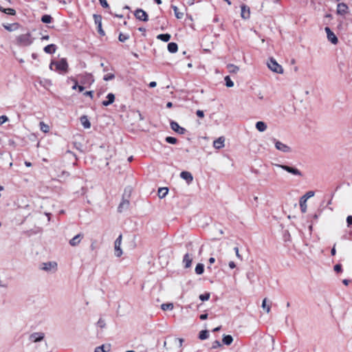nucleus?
I'll return each mask as SVG.
<instances>
[{
	"label": "nucleus",
	"instance_id": "f257e3e1",
	"mask_svg": "<svg viewBox=\"0 0 352 352\" xmlns=\"http://www.w3.org/2000/svg\"><path fill=\"white\" fill-rule=\"evenodd\" d=\"M184 342L183 338H174L170 342V346L167 348L169 352H181Z\"/></svg>",
	"mask_w": 352,
	"mask_h": 352
},
{
	"label": "nucleus",
	"instance_id": "f03ea898",
	"mask_svg": "<svg viewBox=\"0 0 352 352\" xmlns=\"http://www.w3.org/2000/svg\"><path fill=\"white\" fill-rule=\"evenodd\" d=\"M39 268L47 272L54 273L57 271L58 264L56 261L42 263Z\"/></svg>",
	"mask_w": 352,
	"mask_h": 352
},
{
	"label": "nucleus",
	"instance_id": "7ed1b4c3",
	"mask_svg": "<svg viewBox=\"0 0 352 352\" xmlns=\"http://www.w3.org/2000/svg\"><path fill=\"white\" fill-rule=\"evenodd\" d=\"M53 65H56V69L60 72H67L68 69V64L65 58H62L59 61H52L50 65V69H53Z\"/></svg>",
	"mask_w": 352,
	"mask_h": 352
},
{
	"label": "nucleus",
	"instance_id": "20e7f679",
	"mask_svg": "<svg viewBox=\"0 0 352 352\" xmlns=\"http://www.w3.org/2000/svg\"><path fill=\"white\" fill-rule=\"evenodd\" d=\"M34 38L30 33L21 34L17 37V43L22 46H28L32 43Z\"/></svg>",
	"mask_w": 352,
	"mask_h": 352
},
{
	"label": "nucleus",
	"instance_id": "39448f33",
	"mask_svg": "<svg viewBox=\"0 0 352 352\" xmlns=\"http://www.w3.org/2000/svg\"><path fill=\"white\" fill-rule=\"evenodd\" d=\"M268 68L273 72L277 73V74H283V67L279 65L275 59L273 58H271L267 63Z\"/></svg>",
	"mask_w": 352,
	"mask_h": 352
},
{
	"label": "nucleus",
	"instance_id": "423d86ee",
	"mask_svg": "<svg viewBox=\"0 0 352 352\" xmlns=\"http://www.w3.org/2000/svg\"><path fill=\"white\" fill-rule=\"evenodd\" d=\"M78 76L80 78V84L84 85L85 86H90L95 81L93 75L90 73L85 72L84 74L78 75Z\"/></svg>",
	"mask_w": 352,
	"mask_h": 352
},
{
	"label": "nucleus",
	"instance_id": "0eeeda50",
	"mask_svg": "<svg viewBox=\"0 0 352 352\" xmlns=\"http://www.w3.org/2000/svg\"><path fill=\"white\" fill-rule=\"evenodd\" d=\"M122 241V235L120 234L114 241V255L120 258L123 254V251L121 248Z\"/></svg>",
	"mask_w": 352,
	"mask_h": 352
},
{
	"label": "nucleus",
	"instance_id": "6e6552de",
	"mask_svg": "<svg viewBox=\"0 0 352 352\" xmlns=\"http://www.w3.org/2000/svg\"><path fill=\"white\" fill-rule=\"evenodd\" d=\"M272 165L276 167L280 168L283 169L284 170H286L287 172H288L292 175L301 176L300 171L296 168L288 166L286 165L278 164H272Z\"/></svg>",
	"mask_w": 352,
	"mask_h": 352
},
{
	"label": "nucleus",
	"instance_id": "1a4fd4ad",
	"mask_svg": "<svg viewBox=\"0 0 352 352\" xmlns=\"http://www.w3.org/2000/svg\"><path fill=\"white\" fill-rule=\"evenodd\" d=\"M324 30L327 33L328 40L334 45L337 44L338 42V38L331 29L329 27H326Z\"/></svg>",
	"mask_w": 352,
	"mask_h": 352
},
{
	"label": "nucleus",
	"instance_id": "9d476101",
	"mask_svg": "<svg viewBox=\"0 0 352 352\" xmlns=\"http://www.w3.org/2000/svg\"><path fill=\"white\" fill-rule=\"evenodd\" d=\"M275 147L277 150L280 151L283 153H289L291 152V148L287 144L278 141H275Z\"/></svg>",
	"mask_w": 352,
	"mask_h": 352
},
{
	"label": "nucleus",
	"instance_id": "9b49d317",
	"mask_svg": "<svg viewBox=\"0 0 352 352\" xmlns=\"http://www.w3.org/2000/svg\"><path fill=\"white\" fill-rule=\"evenodd\" d=\"M241 16L245 20L250 17V9L245 4L241 6Z\"/></svg>",
	"mask_w": 352,
	"mask_h": 352
},
{
	"label": "nucleus",
	"instance_id": "f8f14e48",
	"mask_svg": "<svg viewBox=\"0 0 352 352\" xmlns=\"http://www.w3.org/2000/svg\"><path fill=\"white\" fill-rule=\"evenodd\" d=\"M135 16L138 20L143 21H148V15L146 12L142 9H138L135 10Z\"/></svg>",
	"mask_w": 352,
	"mask_h": 352
},
{
	"label": "nucleus",
	"instance_id": "ddd939ff",
	"mask_svg": "<svg viewBox=\"0 0 352 352\" xmlns=\"http://www.w3.org/2000/svg\"><path fill=\"white\" fill-rule=\"evenodd\" d=\"M171 129L179 134H184L186 132V129L180 126L177 122L172 121L170 122Z\"/></svg>",
	"mask_w": 352,
	"mask_h": 352
},
{
	"label": "nucleus",
	"instance_id": "4468645a",
	"mask_svg": "<svg viewBox=\"0 0 352 352\" xmlns=\"http://www.w3.org/2000/svg\"><path fill=\"white\" fill-rule=\"evenodd\" d=\"M83 238L82 234H78L70 239L69 243L71 246L75 247L80 244L82 239Z\"/></svg>",
	"mask_w": 352,
	"mask_h": 352
},
{
	"label": "nucleus",
	"instance_id": "2eb2a0df",
	"mask_svg": "<svg viewBox=\"0 0 352 352\" xmlns=\"http://www.w3.org/2000/svg\"><path fill=\"white\" fill-rule=\"evenodd\" d=\"M180 177L185 180L188 184H190L193 180L192 175L188 171H182L180 173Z\"/></svg>",
	"mask_w": 352,
	"mask_h": 352
},
{
	"label": "nucleus",
	"instance_id": "dca6fc26",
	"mask_svg": "<svg viewBox=\"0 0 352 352\" xmlns=\"http://www.w3.org/2000/svg\"><path fill=\"white\" fill-rule=\"evenodd\" d=\"M44 338V334L41 332L38 333H34L30 335V339L31 341L34 342H40Z\"/></svg>",
	"mask_w": 352,
	"mask_h": 352
},
{
	"label": "nucleus",
	"instance_id": "f3484780",
	"mask_svg": "<svg viewBox=\"0 0 352 352\" xmlns=\"http://www.w3.org/2000/svg\"><path fill=\"white\" fill-rule=\"evenodd\" d=\"M192 261V256L188 253L186 254L183 258V263L186 268H188L191 266Z\"/></svg>",
	"mask_w": 352,
	"mask_h": 352
},
{
	"label": "nucleus",
	"instance_id": "a211bd4d",
	"mask_svg": "<svg viewBox=\"0 0 352 352\" xmlns=\"http://www.w3.org/2000/svg\"><path fill=\"white\" fill-rule=\"evenodd\" d=\"M225 138L223 137H219L213 142V146L217 149H220L224 147Z\"/></svg>",
	"mask_w": 352,
	"mask_h": 352
},
{
	"label": "nucleus",
	"instance_id": "6ab92c4d",
	"mask_svg": "<svg viewBox=\"0 0 352 352\" xmlns=\"http://www.w3.org/2000/svg\"><path fill=\"white\" fill-rule=\"evenodd\" d=\"M348 12V6L344 3H338L337 6V12L339 14H345Z\"/></svg>",
	"mask_w": 352,
	"mask_h": 352
},
{
	"label": "nucleus",
	"instance_id": "aec40b11",
	"mask_svg": "<svg viewBox=\"0 0 352 352\" xmlns=\"http://www.w3.org/2000/svg\"><path fill=\"white\" fill-rule=\"evenodd\" d=\"M111 350V344H102L101 346H97L94 349V352H109Z\"/></svg>",
	"mask_w": 352,
	"mask_h": 352
},
{
	"label": "nucleus",
	"instance_id": "412c9836",
	"mask_svg": "<svg viewBox=\"0 0 352 352\" xmlns=\"http://www.w3.org/2000/svg\"><path fill=\"white\" fill-rule=\"evenodd\" d=\"M255 127L259 132H264L267 129V124L263 121L256 122Z\"/></svg>",
	"mask_w": 352,
	"mask_h": 352
},
{
	"label": "nucleus",
	"instance_id": "4be33fe9",
	"mask_svg": "<svg viewBox=\"0 0 352 352\" xmlns=\"http://www.w3.org/2000/svg\"><path fill=\"white\" fill-rule=\"evenodd\" d=\"M107 100H104L102 102V105L105 107L109 106V104H112L114 102L115 96L113 94L110 93L107 96Z\"/></svg>",
	"mask_w": 352,
	"mask_h": 352
},
{
	"label": "nucleus",
	"instance_id": "5701e85b",
	"mask_svg": "<svg viewBox=\"0 0 352 352\" xmlns=\"http://www.w3.org/2000/svg\"><path fill=\"white\" fill-rule=\"evenodd\" d=\"M56 50V47L54 44H50L44 47V52L47 54H54Z\"/></svg>",
	"mask_w": 352,
	"mask_h": 352
},
{
	"label": "nucleus",
	"instance_id": "b1692460",
	"mask_svg": "<svg viewBox=\"0 0 352 352\" xmlns=\"http://www.w3.org/2000/svg\"><path fill=\"white\" fill-rule=\"evenodd\" d=\"M80 122H81L82 125L85 129H89L91 127V123L89 121V120H88V118H87V117L86 116H82L80 118Z\"/></svg>",
	"mask_w": 352,
	"mask_h": 352
},
{
	"label": "nucleus",
	"instance_id": "393cba45",
	"mask_svg": "<svg viewBox=\"0 0 352 352\" xmlns=\"http://www.w3.org/2000/svg\"><path fill=\"white\" fill-rule=\"evenodd\" d=\"M129 206V201L126 199H123L118 206V211L122 212L123 210L126 209Z\"/></svg>",
	"mask_w": 352,
	"mask_h": 352
},
{
	"label": "nucleus",
	"instance_id": "a878e982",
	"mask_svg": "<svg viewBox=\"0 0 352 352\" xmlns=\"http://www.w3.org/2000/svg\"><path fill=\"white\" fill-rule=\"evenodd\" d=\"M177 49H178V47H177V43H169L168 44V50L170 53L176 52L177 51Z\"/></svg>",
	"mask_w": 352,
	"mask_h": 352
},
{
	"label": "nucleus",
	"instance_id": "bb28decb",
	"mask_svg": "<svg viewBox=\"0 0 352 352\" xmlns=\"http://www.w3.org/2000/svg\"><path fill=\"white\" fill-rule=\"evenodd\" d=\"M307 200H306L305 198L303 199L301 197L300 199V206L301 211L303 213L306 212V211H307Z\"/></svg>",
	"mask_w": 352,
	"mask_h": 352
},
{
	"label": "nucleus",
	"instance_id": "cd10ccee",
	"mask_svg": "<svg viewBox=\"0 0 352 352\" xmlns=\"http://www.w3.org/2000/svg\"><path fill=\"white\" fill-rule=\"evenodd\" d=\"M228 71L230 73L236 74L239 71V67L236 65H234L233 64H229L227 66Z\"/></svg>",
	"mask_w": 352,
	"mask_h": 352
},
{
	"label": "nucleus",
	"instance_id": "c85d7f7f",
	"mask_svg": "<svg viewBox=\"0 0 352 352\" xmlns=\"http://www.w3.org/2000/svg\"><path fill=\"white\" fill-rule=\"evenodd\" d=\"M157 38L164 42H168L170 38V35L169 34H159Z\"/></svg>",
	"mask_w": 352,
	"mask_h": 352
},
{
	"label": "nucleus",
	"instance_id": "c756f323",
	"mask_svg": "<svg viewBox=\"0 0 352 352\" xmlns=\"http://www.w3.org/2000/svg\"><path fill=\"white\" fill-rule=\"evenodd\" d=\"M168 190L167 188H160L158 190V196L160 198H164L168 193Z\"/></svg>",
	"mask_w": 352,
	"mask_h": 352
},
{
	"label": "nucleus",
	"instance_id": "7c9ffc66",
	"mask_svg": "<svg viewBox=\"0 0 352 352\" xmlns=\"http://www.w3.org/2000/svg\"><path fill=\"white\" fill-rule=\"evenodd\" d=\"M233 341V338L231 336L227 335L224 336L223 338V342L226 345H230Z\"/></svg>",
	"mask_w": 352,
	"mask_h": 352
},
{
	"label": "nucleus",
	"instance_id": "2f4dec72",
	"mask_svg": "<svg viewBox=\"0 0 352 352\" xmlns=\"http://www.w3.org/2000/svg\"><path fill=\"white\" fill-rule=\"evenodd\" d=\"M39 126H40V129L44 132V133H48L49 131H50V126L48 124H45V122H41L39 123Z\"/></svg>",
	"mask_w": 352,
	"mask_h": 352
},
{
	"label": "nucleus",
	"instance_id": "473e14b6",
	"mask_svg": "<svg viewBox=\"0 0 352 352\" xmlns=\"http://www.w3.org/2000/svg\"><path fill=\"white\" fill-rule=\"evenodd\" d=\"M209 333L207 330H202L199 332V338L200 340H206L208 338Z\"/></svg>",
	"mask_w": 352,
	"mask_h": 352
},
{
	"label": "nucleus",
	"instance_id": "72a5a7b5",
	"mask_svg": "<svg viewBox=\"0 0 352 352\" xmlns=\"http://www.w3.org/2000/svg\"><path fill=\"white\" fill-rule=\"evenodd\" d=\"M204 266L203 264L201 263H199L197 265L196 267H195V272L197 274H202L204 273Z\"/></svg>",
	"mask_w": 352,
	"mask_h": 352
},
{
	"label": "nucleus",
	"instance_id": "f704fd0d",
	"mask_svg": "<svg viewBox=\"0 0 352 352\" xmlns=\"http://www.w3.org/2000/svg\"><path fill=\"white\" fill-rule=\"evenodd\" d=\"M173 307V303H164L161 305V308L163 311L172 310Z\"/></svg>",
	"mask_w": 352,
	"mask_h": 352
},
{
	"label": "nucleus",
	"instance_id": "c9c22d12",
	"mask_svg": "<svg viewBox=\"0 0 352 352\" xmlns=\"http://www.w3.org/2000/svg\"><path fill=\"white\" fill-rule=\"evenodd\" d=\"M52 18L50 15L45 14L42 16L41 21L44 23H50L52 22Z\"/></svg>",
	"mask_w": 352,
	"mask_h": 352
},
{
	"label": "nucleus",
	"instance_id": "e433bc0d",
	"mask_svg": "<svg viewBox=\"0 0 352 352\" xmlns=\"http://www.w3.org/2000/svg\"><path fill=\"white\" fill-rule=\"evenodd\" d=\"M266 302H267V299L264 298L262 302V307L263 309L265 310V311L267 313H270L271 307H270V305H267L266 304Z\"/></svg>",
	"mask_w": 352,
	"mask_h": 352
},
{
	"label": "nucleus",
	"instance_id": "4c0bfd02",
	"mask_svg": "<svg viewBox=\"0 0 352 352\" xmlns=\"http://www.w3.org/2000/svg\"><path fill=\"white\" fill-rule=\"evenodd\" d=\"M173 9L174 10V12H175V16L177 18V19H182L184 16V14L182 12H179L178 11V8H177V6H173Z\"/></svg>",
	"mask_w": 352,
	"mask_h": 352
},
{
	"label": "nucleus",
	"instance_id": "58836bf2",
	"mask_svg": "<svg viewBox=\"0 0 352 352\" xmlns=\"http://www.w3.org/2000/svg\"><path fill=\"white\" fill-rule=\"evenodd\" d=\"M226 81V85L228 87H232L234 86V82L231 80L230 78L227 76L224 78Z\"/></svg>",
	"mask_w": 352,
	"mask_h": 352
},
{
	"label": "nucleus",
	"instance_id": "ea45409f",
	"mask_svg": "<svg viewBox=\"0 0 352 352\" xmlns=\"http://www.w3.org/2000/svg\"><path fill=\"white\" fill-rule=\"evenodd\" d=\"M95 23L98 25L102 24V16L98 14H94Z\"/></svg>",
	"mask_w": 352,
	"mask_h": 352
},
{
	"label": "nucleus",
	"instance_id": "a19ab883",
	"mask_svg": "<svg viewBox=\"0 0 352 352\" xmlns=\"http://www.w3.org/2000/svg\"><path fill=\"white\" fill-rule=\"evenodd\" d=\"M97 326L100 329H104L106 327V322L104 319H99L97 322Z\"/></svg>",
	"mask_w": 352,
	"mask_h": 352
},
{
	"label": "nucleus",
	"instance_id": "79ce46f5",
	"mask_svg": "<svg viewBox=\"0 0 352 352\" xmlns=\"http://www.w3.org/2000/svg\"><path fill=\"white\" fill-rule=\"evenodd\" d=\"M69 79L74 83L72 89H76L77 87H78V81L77 80V79H76L75 78H73V77H71Z\"/></svg>",
	"mask_w": 352,
	"mask_h": 352
},
{
	"label": "nucleus",
	"instance_id": "37998d69",
	"mask_svg": "<svg viewBox=\"0 0 352 352\" xmlns=\"http://www.w3.org/2000/svg\"><path fill=\"white\" fill-rule=\"evenodd\" d=\"M314 196V191H308L305 195L302 197V198L307 200L308 199Z\"/></svg>",
	"mask_w": 352,
	"mask_h": 352
},
{
	"label": "nucleus",
	"instance_id": "c03bdc74",
	"mask_svg": "<svg viewBox=\"0 0 352 352\" xmlns=\"http://www.w3.org/2000/svg\"><path fill=\"white\" fill-rule=\"evenodd\" d=\"M115 78V75L113 74H108L107 75H104L103 77L104 80L108 81L113 80Z\"/></svg>",
	"mask_w": 352,
	"mask_h": 352
},
{
	"label": "nucleus",
	"instance_id": "a18cd8bd",
	"mask_svg": "<svg viewBox=\"0 0 352 352\" xmlns=\"http://www.w3.org/2000/svg\"><path fill=\"white\" fill-rule=\"evenodd\" d=\"M199 298L202 301L208 300L210 298V294L209 293H206V294H201L199 296Z\"/></svg>",
	"mask_w": 352,
	"mask_h": 352
},
{
	"label": "nucleus",
	"instance_id": "49530a36",
	"mask_svg": "<svg viewBox=\"0 0 352 352\" xmlns=\"http://www.w3.org/2000/svg\"><path fill=\"white\" fill-rule=\"evenodd\" d=\"M128 38H129V36L126 35V34H124L120 33V35H119V41L120 42H124Z\"/></svg>",
	"mask_w": 352,
	"mask_h": 352
},
{
	"label": "nucleus",
	"instance_id": "de8ad7c7",
	"mask_svg": "<svg viewBox=\"0 0 352 352\" xmlns=\"http://www.w3.org/2000/svg\"><path fill=\"white\" fill-rule=\"evenodd\" d=\"M166 141L170 144H175L177 142V139L173 137H167L166 138Z\"/></svg>",
	"mask_w": 352,
	"mask_h": 352
},
{
	"label": "nucleus",
	"instance_id": "09e8293b",
	"mask_svg": "<svg viewBox=\"0 0 352 352\" xmlns=\"http://www.w3.org/2000/svg\"><path fill=\"white\" fill-rule=\"evenodd\" d=\"M8 120V118L6 116H0V125L3 124Z\"/></svg>",
	"mask_w": 352,
	"mask_h": 352
},
{
	"label": "nucleus",
	"instance_id": "8fccbe9b",
	"mask_svg": "<svg viewBox=\"0 0 352 352\" xmlns=\"http://www.w3.org/2000/svg\"><path fill=\"white\" fill-rule=\"evenodd\" d=\"M220 346H221V344L220 343L219 341L215 340L214 342H213L212 346V349H216V348H218Z\"/></svg>",
	"mask_w": 352,
	"mask_h": 352
},
{
	"label": "nucleus",
	"instance_id": "3c124183",
	"mask_svg": "<svg viewBox=\"0 0 352 352\" xmlns=\"http://www.w3.org/2000/svg\"><path fill=\"white\" fill-rule=\"evenodd\" d=\"M234 252H235V253H236V256L239 259L242 260V256H241V255L239 254V248H238L237 247H235V248H234Z\"/></svg>",
	"mask_w": 352,
	"mask_h": 352
},
{
	"label": "nucleus",
	"instance_id": "603ef678",
	"mask_svg": "<svg viewBox=\"0 0 352 352\" xmlns=\"http://www.w3.org/2000/svg\"><path fill=\"white\" fill-rule=\"evenodd\" d=\"M100 1V3L101 4V6L103 7V8H108L109 7V4L107 1V0H98Z\"/></svg>",
	"mask_w": 352,
	"mask_h": 352
},
{
	"label": "nucleus",
	"instance_id": "864d4df0",
	"mask_svg": "<svg viewBox=\"0 0 352 352\" xmlns=\"http://www.w3.org/2000/svg\"><path fill=\"white\" fill-rule=\"evenodd\" d=\"M4 12L6 13H8V14H12V15L15 14V10L12 9V8L6 9V10H4Z\"/></svg>",
	"mask_w": 352,
	"mask_h": 352
},
{
	"label": "nucleus",
	"instance_id": "5fc2aeb1",
	"mask_svg": "<svg viewBox=\"0 0 352 352\" xmlns=\"http://www.w3.org/2000/svg\"><path fill=\"white\" fill-rule=\"evenodd\" d=\"M196 114H197V116L198 117H199V118H204V111H201V110H197V111H196Z\"/></svg>",
	"mask_w": 352,
	"mask_h": 352
},
{
	"label": "nucleus",
	"instance_id": "6e6d98bb",
	"mask_svg": "<svg viewBox=\"0 0 352 352\" xmlns=\"http://www.w3.org/2000/svg\"><path fill=\"white\" fill-rule=\"evenodd\" d=\"M346 223H347L348 227H349L352 224V216L347 217Z\"/></svg>",
	"mask_w": 352,
	"mask_h": 352
},
{
	"label": "nucleus",
	"instance_id": "4d7b16f0",
	"mask_svg": "<svg viewBox=\"0 0 352 352\" xmlns=\"http://www.w3.org/2000/svg\"><path fill=\"white\" fill-rule=\"evenodd\" d=\"M334 270H335L336 272H341V270H342V266H341V265H339V264L336 265L334 266Z\"/></svg>",
	"mask_w": 352,
	"mask_h": 352
},
{
	"label": "nucleus",
	"instance_id": "13d9d810",
	"mask_svg": "<svg viewBox=\"0 0 352 352\" xmlns=\"http://www.w3.org/2000/svg\"><path fill=\"white\" fill-rule=\"evenodd\" d=\"M98 31L100 35H104V32L102 29V24L98 25Z\"/></svg>",
	"mask_w": 352,
	"mask_h": 352
},
{
	"label": "nucleus",
	"instance_id": "bf43d9fd",
	"mask_svg": "<svg viewBox=\"0 0 352 352\" xmlns=\"http://www.w3.org/2000/svg\"><path fill=\"white\" fill-rule=\"evenodd\" d=\"M94 92L92 91H88L84 93V95L87 96H89L90 98H93Z\"/></svg>",
	"mask_w": 352,
	"mask_h": 352
},
{
	"label": "nucleus",
	"instance_id": "052dcab7",
	"mask_svg": "<svg viewBox=\"0 0 352 352\" xmlns=\"http://www.w3.org/2000/svg\"><path fill=\"white\" fill-rule=\"evenodd\" d=\"M85 88V87L84 86V85H82V84L81 85H78V87H77V89H78V91L80 92L84 91Z\"/></svg>",
	"mask_w": 352,
	"mask_h": 352
},
{
	"label": "nucleus",
	"instance_id": "680f3d73",
	"mask_svg": "<svg viewBox=\"0 0 352 352\" xmlns=\"http://www.w3.org/2000/svg\"><path fill=\"white\" fill-rule=\"evenodd\" d=\"M229 267L231 269H234L236 267V265L234 261H230L229 262Z\"/></svg>",
	"mask_w": 352,
	"mask_h": 352
},
{
	"label": "nucleus",
	"instance_id": "e2e57ef3",
	"mask_svg": "<svg viewBox=\"0 0 352 352\" xmlns=\"http://www.w3.org/2000/svg\"><path fill=\"white\" fill-rule=\"evenodd\" d=\"M207 318H208V314H201L200 316V319L201 320H206V319H207Z\"/></svg>",
	"mask_w": 352,
	"mask_h": 352
},
{
	"label": "nucleus",
	"instance_id": "0e129e2a",
	"mask_svg": "<svg viewBox=\"0 0 352 352\" xmlns=\"http://www.w3.org/2000/svg\"><path fill=\"white\" fill-rule=\"evenodd\" d=\"M156 85H157V83L155 81L151 82L149 83V87L151 88L156 87Z\"/></svg>",
	"mask_w": 352,
	"mask_h": 352
},
{
	"label": "nucleus",
	"instance_id": "69168bd1",
	"mask_svg": "<svg viewBox=\"0 0 352 352\" xmlns=\"http://www.w3.org/2000/svg\"><path fill=\"white\" fill-rule=\"evenodd\" d=\"M331 255L332 256H334L336 253V248H335V245L333 247V248L331 249Z\"/></svg>",
	"mask_w": 352,
	"mask_h": 352
},
{
	"label": "nucleus",
	"instance_id": "338daca9",
	"mask_svg": "<svg viewBox=\"0 0 352 352\" xmlns=\"http://www.w3.org/2000/svg\"><path fill=\"white\" fill-rule=\"evenodd\" d=\"M214 261H215V258H213V257H210V258H209V263H210V264L214 263Z\"/></svg>",
	"mask_w": 352,
	"mask_h": 352
},
{
	"label": "nucleus",
	"instance_id": "774afa93",
	"mask_svg": "<svg viewBox=\"0 0 352 352\" xmlns=\"http://www.w3.org/2000/svg\"><path fill=\"white\" fill-rule=\"evenodd\" d=\"M350 280H347V279H344L342 280V283L345 285H348L349 283Z\"/></svg>",
	"mask_w": 352,
	"mask_h": 352
}]
</instances>
